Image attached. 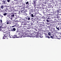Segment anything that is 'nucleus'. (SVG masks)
I'll use <instances>...</instances> for the list:
<instances>
[{
  "label": "nucleus",
  "instance_id": "obj_1",
  "mask_svg": "<svg viewBox=\"0 0 61 61\" xmlns=\"http://www.w3.org/2000/svg\"><path fill=\"white\" fill-rule=\"evenodd\" d=\"M3 32H4L3 34H4L5 35H4V36L3 37V39H6L7 37H8L9 36H10V33H9L5 34L4 33H6L7 32L6 31H3Z\"/></svg>",
  "mask_w": 61,
  "mask_h": 61
},
{
  "label": "nucleus",
  "instance_id": "obj_2",
  "mask_svg": "<svg viewBox=\"0 0 61 61\" xmlns=\"http://www.w3.org/2000/svg\"><path fill=\"white\" fill-rule=\"evenodd\" d=\"M44 16H46L47 15V10H44L43 12Z\"/></svg>",
  "mask_w": 61,
  "mask_h": 61
},
{
  "label": "nucleus",
  "instance_id": "obj_3",
  "mask_svg": "<svg viewBox=\"0 0 61 61\" xmlns=\"http://www.w3.org/2000/svg\"><path fill=\"white\" fill-rule=\"evenodd\" d=\"M39 8L41 9V8H41V7H40L39 6L38 7V6H37L35 7V9L36 10H37L38 9H39Z\"/></svg>",
  "mask_w": 61,
  "mask_h": 61
},
{
  "label": "nucleus",
  "instance_id": "obj_4",
  "mask_svg": "<svg viewBox=\"0 0 61 61\" xmlns=\"http://www.w3.org/2000/svg\"><path fill=\"white\" fill-rule=\"evenodd\" d=\"M56 28L57 30H60L61 29V27L60 26H57L56 27Z\"/></svg>",
  "mask_w": 61,
  "mask_h": 61
},
{
  "label": "nucleus",
  "instance_id": "obj_5",
  "mask_svg": "<svg viewBox=\"0 0 61 61\" xmlns=\"http://www.w3.org/2000/svg\"><path fill=\"white\" fill-rule=\"evenodd\" d=\"M36 14H35L34 13H33V14H32L31 15H30L31 16V17H34H34H36Z\"/></svg>",
  "mask_w": 61,
  "mask_h": 61
},
{
  "label": "nucleus",
  "instance_id": "obj_6",
  "mask_svg": "<svg viewBox=\"0 0 61 61\" xmlns=\"http://www.w3.org/2000/svg\"><path fill=\"white\" fill-rule=\"evenodd\" d=\"M55 36H56L53 35L52 36V35H51V36H50V38H51L52 39H53L54 38V37H55Z\"/></svg>",
  "mask_w": 61,
  "mask_h": 61
},
{
  "label": "nucleus",
  "instance_id": "obj_7",
  "mask_svg": "<svg viewBox=\"0 0 61 61\" xmlns=\"http://www.w3.org/2000/svg\"><path fill=\"white\" fill-rule=\"evenodd\" d=\"M16 29L15 28H13L11 29V31H15L16 30Z\"/></svg>",
  "mask_w": 61,
  "mask_h": 61
},
{
  "label": "nucleus",
  "instance_id": "obj_8",
  "mask_svg": "<svg viewBox=\"0 0 61 61\" xmlns=\"http://www.w3.org/2000/svg\"><path fill=\"white\" fill-rule=\"evenodd\" d=\"M5 26L4 25H1V26H0V28H5Z\"/></svg>",
  "mask_w": 61,
  "mask_h": 61
},
{
  "label": "nucleus",
  "instance_id": "obj_9",
  "mask_svg": "<svg viewBox=\"0 0 61 61\" xmlns=\"http://www.w3.org/2000/svg\"><path fill=\"white\" fill-rule=\"evenodd\" d=\"M15 14H13L12 15H11V20H12V18H13V17H14L15 16Z\"/></svg>",
  "mask_w": 61,
  "mask_h": 61
},
{
  "label": "nucleus",
  "instance_id": "obj_10",
  "mask_svg": "<svg viewBox=\"0 0 61 61\" xmlns=\"http://www.w3.org/2000/svg\"><path fill=\"white\" fill-rule=\"evenodd\" d=\"M46 21L47 22H49L51 21V20L50 19H47L46 20Z\"/></svg>",
  "mask_w": 61,
  "mask_h": 61
},
{
  "label": "nucleus",
  "instance_id": "obj_11",
  "mask_svg": "<svg viewBox=\"0 0 61 61\" xmlns=\"http://www.w3.org/2000/svg\"><path fill=\"white\" fill-rule=\"evenodd\" d=\"M22 23H23V25H27V23L26 22H22Z\"/></svg>",
  "mask_w": 61,
  "mask_h": 61
},
{
  "label": "nucleus",
  "instance_id": "obj_12",
  "mask_svg": "<svg viewBox=\"0 0 61 61\" xmlns=\"http://www.w3.org/2000/svg\"><path fill=\"white\" fill-rule=\"evenodd\" d=\"M35 35V34L34 33H32L31 36L32 37H34Z\"/></svg>",
  "mask_w": 61,
  "mask_h": 61
},
{
  "label": "nucleus",
  "instance_id": "obj_13",
  "mask_svg": "<svg viewBox=\"0 0 61 61\" xmlns=\"http://www.w3.org/2000/svg\"><path fill=\"white\" fill-rule=\"evenodd\" d=\"M24 27H25L24 25L22 23V24L20 26V27H23V28H24Z\"/></svg>",
  "mask_w": 61,
  "mask_h": 61
},
{
  "label": "nucleus",
  "instance_id": "obj_14",
  "mask_svg": "<svg viewBox=\"0 0 61 61\" xmlns=\"http://www.w3.org/2000/svg\"><path fill=\"white\" fill-rule=\"evenodd\" d=\"M33 13V12H32V11H29V15H31L32 14V13Z\"/></svg>",
  "mask_w": 61,
  "mask_h": 61
},
{
  "label": "nucleus",
  "instance_id": "obj_15",
  "mask_svg": "<svg viewBox=\"0 0 61 61\" xmlns=\"http://www.w3.org/2000/svg\"><path fill=\"white\" fill-rule=\"evenodd\" d=\"M3 1L4 4H5V3H6V1L7 0H3Z\"/></svg>",
  "mask_w": 61,
  "mask_h": 61
},
{
  "label": "nucleus",
  "instance_id": "obj_16",
  "mask_svg": "<svg viewBox=\"0 0 61 61\" xmlns=\"http://www.w3.org/2000/svg\"><path fill=\"white\" fill-rule=\"evenodd\" d=\"M36 3H33V4H34L33 6L34 7H35L36 6H37L36 5Z\"/></svg>",
  "mask_w": 61,
  "mask_h": 61
},
{
  "label": "nucleus",
  "instance_id": "obj_17",
  "mask_svg": "<svg viewBox=\"0 0 61 61\" xmlns=\"http://www.w3.org/2000/svg\"><path fill=\"white\" fill-rule=\"evenodd\" d=\"M14 24H15V25H14V26H12V27H15V26H17V24H16L15 23Z\"/></svg>",
  "mask_w": 61,
  "mask_h": 61
},
{
  "label": "nucleus",
  "instance_id": "obj_18",
  "mask_svg": "<svg viewBox=\"0 0 61 61\" xmlns=\"http://www.w3.org/2000/svg\"><path fill=\"white\" fill-rule=\"evenodd\" d=\"M7 24H10V21H7Z\"/></svg>",
  "mask_w": 61,
  "mask_h": 61
},
{
  "label": "nucleus",
  "instance_id": "obj_19",
  "mask_svg": "<svg viewBox=\"0 0 61 61\" xmlns=\"http://www.w3.org/2000/svg\"><path fill=\"white\" fill-rule=\"evenodd\" d=\"M10 36V38H15V35L13 36H12V37H11L10 36Z\"/></svg>",
  "mask_w": 61,
  "mask_h": 61
},
{
  "label": "nucleus",
  "instance_id": "obj_20",
  "mask_svg": "<svg viewBox=\"0 0 61 61\" xmlns=\"http://www.w3.org/2000/svg\"><path fill=\"white\" fill-rule=\"evenodd\" d=\"M41 31L40 30H38V32H37V34L39 35V34H41Z\"/></svg>",
  "mask_w": 61,
  "mask_h": 61
},
{
  "label": "nucleus",
  "instance_id": "obj_21",
  "mask_svg": "<svg viewBox=\"0 0 61 61\" xmlns=\"http://www.w3.org/2000/svg\"><path fill=\"white\" fill-rule=\"evenodd\" d=\"M46 16V18L47 19H50V17L48 15H47V16Z\"/></svg>",
  "mask_w": 61,
  "mask_h": 61
},
{
  "label": "nucleus",
  "instance_id": "obj_22",
  "mask_svg": "<svg viewBox=\"0 0 61 61\" xmlns=\"http://www.w3.org/2000/svg\"><path fill=\"white\" fill-rule=\"evenodd\" d=\"M45 37L48 38H50V37H49L47 35H45Z\"/></svg>",
  "mask_w": 61,
  "mask_h": 61
},
{
  "label": "nucleus",
  "instance_id": "obj_23",
  "mask_svg": "<svg viewBox=\"0 0 61 61\" xmlns=\"http://www.w3.org/2000/svg\"><path fill=\"white\" fill-rule=\"evenodd\" d=\"M51 26H49L48 27V28L50 30H51Z\"/></svg>",
  "mask_w": 61,
  "mask_h": 61
},
{
  "label": "nucleus",
  "instance_id": "obj_24",
  "mask_svg": "<svg viewBox=\"0 0 61 61\" xmlns=\"http://www.w3.org/2000/svg\"><path fill=\"white\" fill-rule=\"evenodd\" d=\"M37 0H34V1H33V3H37Z\"/></svg>",
  "mask_w": 61,
  "mask_h": 61
},
{
  "label": "nucleus",
  "instance_id": "obj_25",
  "mask_svg": "<svg viewBox=\"0 0 61 61\" xmlns=\"http://www.w3.org/2000/svg\"><path fill=\"white\" fill-rule=\"evenodd\" d=\"M34 11V10H33V9H30V10L29 11H30L31 12H33Z\"/></svg>",
  "mask_w": 61,
  "mask_h": 61
},
{
  "label": "nucleus",
  "instance_id": "obj_26",
  "mask_svg": "<svg viewBox=\"0 0 61 61\" xmlns=\"http://www.w3.org/2000/svg\"><path fill=\"white\" fill-rule=\"evenodd\" d=\"M36 21V20H35L34 19H33L32 21V23H33L34 22Z\"/></svg>",
  "mask_w": 61,
  "mask_h": 61
},
{
  "label": "nucleus",
  "instance_id": "obj_27",
  "mask_svg": "<svg viewBox=\"0 0 61 61\" xmlns=\"http://www.w3.org/2000/svg\"><path fill=\"white\" fill-rule=\"evenodd\" d=\"M28 18H29V17L28 16H27L25 18L26 19H25V20H28Z\"/></svg>",
  "mask_w": 61,
  "mask_h": 61
},
{
  "label": "nucleus",
  "instance_id": "obj_28",
  "mask_svg": "<svg viewBox=\"0 0 61 61\" xmlns=\"http://www.w3.org/2000/svg\"><path fill=\"white\" fill-rule=\"evenodd\" d=\"M58 11L60 13L61 12V10L60 9H59L58 10Z\"/></svg>",
  "mask_w": 61,
  "mask_h": 61
},
{
  "label": "nucleus",
  "instance_id": "obj_29",
  "mask_svg": "<svg viewBox=\"0 0 61 61\" xmlns=\"http://www.w3.org/2000/svg\"><path fill=\"white\" fill-rule=\"evenodd\" d=\"M21 10H22V11H24V10L25 9L24 7H22L21 9Z\"/></svg>",
  "mask_w": 61,
  "mask_h": 61
},
{
  "label": "nucleus",
  "instance_id": "obj_30",
  "mask_svg": "<svg viewBox=\"0 0 61 61\" xmlns=\"http://www.w3.org/2000/svg\"><path fill=\"white\" fill-rule=\"evenodd\" d=\"M15 37L16 38H19V36H18L15 35Z\"/></svg>",
  "mask_w": 61,
  "mask_h": 61
},
{
  "label": "nucleus",
  "instance_id": "obj_31",
  "mask_svg": "<svg viewBox=\"0 0 61 61\" xmlns=\"http://www.w3.org/2000/svg\"><path fill=\"white\" fill-rule=\"evenodd\" d=\"M3 14L4 16H5L7 15V13H3Z\"/></svg>",
  "mask_w": 61,
  "mask_h": 61
},
{
  "label": "nucleus",
  "instance_id": "obj_32",
  "mask_svg": "<svg viewBox=\"0 0 61 61\" xmlns=\"http://www.w3.org/2000/svg\"><path fill=\"white\" fill-rule=\"evenodd\" d=\"M35 37L36 38H38L39 37V35H36Z\"/></svg>",
  "mask_w": 61,
  "mask_h": 61
},
{
  "label": "nucleus",
  "instance_id": "obj_33",
  "mask_svg": "<svg viewBox=\"0 0 61 61\" xmlns=\"http://www.w3.org/2000/svg\"><path fill=\"white\" fill-rule=\"evenodd\" d=\"M34 19L36 21V20H37V17H35L34 18Z\"/></svg>",
  "mask_w": 61,
  "mask_h": 61
},
{
  "label": "nucleus",
  "instance_id": "obj_34",
  "mask_svg": "<svg viewBox=\"0 0 61 61\" xmlns=\"http://www.w3.org/2000/svg\"><path fill=\"white\" fill-rule=\"evenodd\" d=\"M2 28H0V31H3Z\"/></svg>",
  "mask_w": 61,
  "mask_h": 61
},
{
  "label": "nucleus",
  "instance_id": "obj_35",
  "mask_svg": "<svg viewBox=\"0 0 61 61\" xmlns=\"http://www.w3.org/2000/svg\"><path fill=\"white\" fill-rule=\"evenodd\" d=\"M34 27H35V26H32V27H31V29H35V28H34Z\"/></svg>",
  "mask_w": 61,
  "mask_h": 61
},
{
  "label": "nucleus",
  "instance_id": "obj_36",
  "mask_svg": "<svg viewBox=\"0 0 61 61\" xmlns=\"http://www.w3.org/2000/svg\"><path fill=\"white\" fill-rule=\"evenodd\" d=\"M51 33L49 32L48 33V34L50 36L51 35Z\"/></svg>",
  "mask_w": 61,
  "mask_h": 61
},
{
  "label": "nucleus",
  "instance_id": "obj_37",
  "mask_svg": "<svg viewBox=\"0 0 61 61\" xmlns=\"http://www.w3.org/2000/svg\"><path fill=\"white\" fill-rule=\"evenodd\" d=\"M57 5H58V4H55V7H56H56H57Z\"/></svg>",
  "mask_w": 61,
  "mask_h": 61
},
{
  "label": "nucleus",
  "instance_id": "obj_38",
  "mask_svg": "<svg viewBox=\"0 0 61 61\" xmlns=\"http://www.w3.org/2000/svg\"><path fill=\"white\" fill-rule=\"evenodd\" d=\"M0 23H2V20H0Z\"/></svg>",
  "mask_w": 61,
  "mask_h": 61
},
{
  "label": "nucleus",
  "instance_id": "obj_39",
  "mask_svg": "<svg viewBox=\"0 0 61 61\" xmlns=\"http://www.w3.org/2000/svg\"><path fill=\"white\" fill-rule=\"evenodd\" d=\"M43 6H45V7H44V8H46V5H43Z\"/></svg>",
  "mask_w": 61,
  "mask_h": 61
},
{
  "label": "nucleus",
  "instance_id": "obj_40",
  "mask_svg": "<svg viewBox=\"0 0 61 61\" xmlns=\"http://www.w3.org/2000/svg\"><path fill=\"white\" fill-rule=\"evenodd\" d=\"M57 38L58 39H60V37H59V36H58V37H57Z\"/></svg>",
  "mask_w": 61,
  "mask_h": 61
},
{
  "label": "nucleus",
  "instance_id": "obj_41",
  "mask_svg": "<svg viewBox=\"0 0 61 61\" xmlns=\"http://www.w3.org/2000/svg\"><path fill=\"white\" fill-rule=\"evenodd\" d=\"M56 18L57 19H59V16H57L56 17Z\"/></svg>",
  "mask_w": 61,
  "mask_h": 61
},
{
  "label": "nucleus",
  "instance_id": "obj_42",
  "mask_svg": "<svg viewBox=\"0 0 61 61\" xmlns=\"http://www.w3.org/2000/svg\"><path fill=\"white\" fill-rule=\"evenodd\" d=\"M40 37H41V38H42L43 37V35H41L40 36Z\"/></svg>",
  "mask_w": 61,
  "mask_h": 61
},
{
  "label": "nucleus",
  "instance_id": "obj_43",
  "mask_svg": "<svg viewBox=\"0 0 61 61\" xmlns=\"http://www.w3.org/2000/svg\"><path fill=\"white\" fill-rule=\"evenodd\" d=\"M1 8L3 9V8H4V7L3 6H1Z\"/></svg>",
  "mask_w": 61,
  "mask_h": 61
},
{
  "label": "nucleus",
  "instance_id": "obj_44",
  "mask_svg": "<svg viewBox=\"0 0 61 61\" xmlns=\"http://www.w3.org/2000/svg\"><path fill=\"white\" fill-rule=\"evenodd\" d=\"M34 19V18H31L30 19V20H31V21H32Z\"/></svg>",
  "mask_w": 61,
  "mask_h": 61
},
{
  "label": "nucleus",
  "instance_id": "obj_45",
  "mask_svg": "<svg viewBox=\"0 0 61 61\" xmlns=\"http://www.w3.org/2000/svg\"><path fill=\"white\" fill-rule=\"evenodd\" d=\"M28 3H29V2H28V1H27V2H26V5H27V4H28Z\"/></svg>",
  "mask_w": 61,
  "mask_h": 61
},
{
  "label": "nucleus",
  "instance_id": "obj_46",
  "mask_svg": "<svg viewBox=\"0 0 61 61\" xmlns=\"http://www.w3.org/2000/svg\"><path fill=\"white\" fill-rule=\"evenodd\" d=\"M30 20V18L29 17L28 18V20Z\"/></svg>",
  "mask_w": 61,
  "mask_h": 61
},
{
  "label": "nucleus",
  "instance_id": "obj_47",
  "mask_svg": "<svg viewBox=\"0 0 61 61\" xmlns=\"http://www.w3.org/2000/svg\"><path fill=\"white\" fill-rule=\"evenodd\" d=\"M54 13H55V14L56 15L57 14H56V12H55V11L54 10Z\"/></svg>",
  "mask_w": 61,
  "mask_h": 61
},
{
  "label": "nucleus",
  "instance_id": "obj_48",
  "mask_svg": "<svg viewBox=\"0 0 61 61\" xmlns=\"http://www.w3.org/2000/svg\"><path fill=\"white\" fill-rule=\"evenodd\" d=\"M7 1L8 2H9L10 1V0H7Z\"/></svg>",
  "mask_w": 61,
  "mask_h": 61
},
{
  "label": "nucleus",
  "instance_id": "obj_49",
  "mask_svg": "<svg viewBox=\"0 0 61 61\" xmlns=\"http://www.w3.org/2000/svg\"><path fill=\"white\" fill-rule=\"evenodd\" d=\"M53 31H55V28H53Z\"/></svg>",
  "mask_w": 61,
  "mask_h": 61
},
{
  "label": "nucleus",
  "instance_id": "obj_50",
  "mask_svg": "<svg viewBox=\"0 0 61 61\" xmlns=\"http://www.w3.org/2000/svg\"><path fill=\"white\" fill-rule=\"evenodd\" d=\"M35 34H37V35H38V33H37V32H35Z\"/></svg>",
  "mask_w": 61,
  "mask_h": 61
},
{
  "label": "nucleus",
  "instance_id": "obj_51",
  "mask_svg": "<svg viewBox=\"0 0 61 61\" xmlns=\"http://www.w3.org/2000/svg\"><path fill=\"white\" fill-rule=\"evenodd\" d=\"M48 4H49V5H51V3H50V2H48Z\"/></svg>",
  "mask_w": 61,
  "mask_h": 61
},
{
  "label": "nucleus",
  "instance_id": "obj_52",
  "mask_svg": "<svg viewBox=\"0 0 61 61\" xmlns=\"http://www.w3.org/2000/svg\"><path fill=\"white\" fill-rule=\"evenodd\" d=\"M37 23H40V22H39L38 21H37Z\"/></svg>",
  "mask_w": 61,
  "mask_h": 61
},
{
  "label": "nucleus",
  "instance_id": "obj_53",
  "mask_svg": "<svg viewBox=\"0 0 61 61\" xmlns=\"http://www.w3.org/2000/svg\"><path fill=\"white\" fill-rule=\"evenodd\" d=\"M10 16V15H7V17H9Z\"/></svg>",
  "mask_w": 61,
  "mask_h": 61
},
{
  "label": "nucleus",
  "instance_id": "obj_54",
  "mask_svg": "<svg viewBox=\"0 0 61 61\" xmlns=\"http://www.w3.org/2000/svg\"><path fill=\"white\" fill-rule=\"evenodd\" d=\"M36 30H39V29H38V28H36Z\"/></svg>",
  "mask_w": 61,
  "mask_h": 61
},
{
  "label": "nucleus",
  "instance_id": "obj_55",
  "mask_svg": "<svg viewBox=\"0 0 61 61\" xmlns=\"http://www.w3.org/2000/svg\"><path fill=\"white\" fill-rule=\"evenodd\" d=\"M43 20L44 21H45V18H43Z\"/></svg>",
  "mask_w": 61,
  "mask_h": 61
},
{
  "label": "nucleus",
  "instance_id": "obj_56",
  "mask_svg": "<svg viewBox=\"0 0 61 61\" xmlns=\"http://www.w3.org/2000/svg\"><path fill=\"white\" fill-rule=\"evenodd\" d=\"M47 2H45L44 4H46L47 3Z\"/></svg>",
  "mask_w": 61,
  "mask_h": 61
},
{
  "label": "nucleus",
  "instance_id": "obj_57",
  "mask_svg": "<svg viewBox=\"0 0 61 61\" xmlns=\"http://www.w3.org/2000/svg\"><path fill=\"white\" fill-rule=\"evenodd\" d=\"M19 30H17V31H16V32H19Z\"/></svg>",
  "mask_w": 61,
  "mask_h": 61
},
{
  "label": "nucleus",
  "instance_id": "obj_58",
  "mask_svg": "<svg viewBox=\"0 0 61 61\" xmlns=\"http://www.w3.org/2000/svg\"><path fill=\"white\" fill-rule=\"evenodd\" d=\"M44 34L45 35H46V34H47L46 33H44Z\"/></svg>",
  "mask_w": 61,
  "mask_h": 61
},
{
  "label": "nucleus",
  "instance_id": "obj_59",
  "mask_svg": "<svg viewBox=\"0 0 61 61\" xmlns=\"http://www.w3.org/2000/svg\"><path fill=\"white\" fill-rule=\"evenodd\" d=\"M1 18H2V17H3V16H2V15L1 16Z\"/></svg>",
  "mask_w": 61,
  "mask_h": 61
},
{
  "label": "nucleus",
  "instance_id": "obj_60",
  "mask_svg": "<svg viewBox=\"0 0 61 61\" xmlns=\"http://www.w3.org/2000/svg\"><path fill=\"white\" fill-rule=\"evenodd\" d=\"M14 1H18V0H15Z\"/></svg>",
  "mask_w": 61,
  "mask_h": 61
},
{
  "label": "nucleus",
  "instance_id": "obj_61",
  "mask_svg": "<svg viewBox=\"0 0 61 61\" xmlns=\"http://www.w3.org/2000/svg\"><path fill=\"white\" fill-rule=\"evenodd\" d=\"M19 5H16V6L17 7H18L19 6Z\"/></svg>",
  "mask_w": 61,
  "mask_h": 61
},
{
  "label": "nucleus",
  "instance_id": "obj_62",
  "mask_svg": "<svg viewBox=\"0 0 61 61\" xmlns=\"http://www.w3.org/2000/svg\"><path fill=\"white\" fill-rule=\"evenodd\" d=\"M61 0H58V1L60 2H61Z\"/></svg>",
  "mask_w": 61,
  "mask_h": 61
},
{
  "label": "nucleus",
  "instance_id": "obj_63",
  "mask_svg": "<svg viewBox=\"0 0 61 61\" xmlns=\"http://www.w3.org/2000/svg\"><path fill=\"white\" fill-rule=\"evenodd\" d=\"M40 1H43V0H40Z\"/></svg>",
  "mask_w": 61,
  "mask_h": 61
},
{
  "label": "nucleus",
  "instance_id": "obj_64",
  "mask_svg": "<svg viewBox=\"0 0 61 61\" xmlns=\"http://www.w3.org/2000/svg\"><path fill=\"white\" fill-rule=\"evenodd\" d=\"M60 24H59L60 25H61V23H59Z\"/></svg>",
  "mask_w": 61,
  "mask_h": 61
}]
</instances>
